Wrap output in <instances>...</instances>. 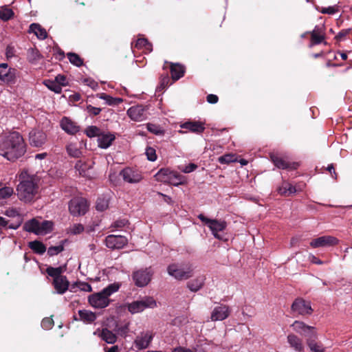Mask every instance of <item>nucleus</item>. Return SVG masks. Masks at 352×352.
I'll list each match as a JSON object with an SVG mask.
<instances>
[{
    "label": "nucleus",
    "mask_w": 352,
    "mask_h": 352,
    "mask_svg": "<svg viewBox=\"0 0 352 352\" xmlns=\"http://www.w3.org/2000/svg\"><path fill=\"white\" fill-rule=\"evenodd\" d=\"M25 153V144L21 134L13 131L0 140V155L14 162Z\"/></svg>",
    "instance_id": "1"
},
{
    "label": "nucleus",
    "mask_w": 352,
    "mask_h": 352,
    "mask_svg": "<svg viewBox=\"0 0 352 352\" xmlns=\"http://www.w3.org/2000/svg\"><path fill=\"white\" fill-rule=\"evenodd\" d=\"M21 182L17 186V196L19 199L25 203H30L34 199L37 193L38 184L34 175L20 176Z\"/></svg>",
    "instance_id": "2"
},
{
    "label": "nucleus",
    "mask_w": 352,
    "mask_h": 352,
    "mask_svg": "<svg viewBox=\"0 0 352 352\" xmlns=\"http://www.w3.org/2000/svg\"><path fill=\"white\" fill-rule=\"evenodd\" d=\"M63 267H47L46 273L49 276L53 278V286L59 294H65L69 289V282L65 276H63Z\"/></svg>",
    "instance_id": "3"
},
{
    "label": "nucleus",
    "mask_w": 352,
    "mask_h": 352,
    "mask_svg": "<svg viewBox=\"0 0 352 352\" xmlns=\"http://www.w3.org/2000/svg\"><path fill=\"white\" fill-rule=\"evenodd\" d=\"M157 307L156 300L153 296H144L127 305L128 311L131 314L140 313L146 309H153Z\"/></svg>",
    "instance_id": "4"
},
{
    "label": "nucleus",
    "mask_w": 352,
    "mask_h": 352,
    "mask_svg": "<svg viewBox=\"0 0 352 352\" xmlns=\"http://www.w3.org/2000/svg\"><path fill=\"white\" fill-rule=\"evenodd\" d=\"M193 269L191 265L181 266L177 263H172L168 266V273L178 280H187L192 276Z\"/></svg>",
    "instance_id": "5"
},
{
    "label": "nucleus",
    "mask_w": 352,
    "mask_h": 352,
    "mask_svg": "<svg viewBox=\"0 0 352 352\" xmlns=\"http://www.w3.org/2000/svg\"><path fill=\"white\" fill-rule=\"evenodd\" d=\"M88 210L89 203L85 197H75L69 200V212L72 216H85Z\"/></svg>",
    "instance_id": "6"
},
{
    "label": "nucleus",
    "mask_w": 352,
    "mask_h": 352,
    "mask_svg": "<svg viewBox=\"0 0 352 352\" xmlns=\"http://www.w3.org/2000/svg\"><path fill=\"white\" fill-rule=\"evenodd\" d=\"M153 276V270L151 267L140 268L133 271V274H131V279H133L135 285L143 287L149 284Z\"/></svg>",
    "instance_id": "7"
},
{
    "label": "nucleus",
    "mask_w": 352,
    "mask_h": 352,
    "mask_svg": "<svg viewBox=\"0 0 352 352\" xmlns=\"http://www.w3.org/2000/svg\"><path fill=\"white\" fill-rule=\"evenodd\" d=\"M198 218L201 221L202 223L207 225L212 234H213L214 238L219 240H223L221 235L218 234L219 232L223 231L227 227V223L224 221H220L218 219H209L203 214H200L198 215Z\"/></svg>",
    "instance_id": "8"
},
{
    "label": "nucleus",
    "mask_w": 352,
    "mask_h": 352,
    "mask_svg": "<svg viewBox=\"0 0 352 352\" xmlns=\"http://www.w3.org/2000/svg\"><path fill=\"white\" fill-rule=\"evenodd\" d=\"M291 310L295 316H309L312 314L313 309L311 303L303 298H296L292 304Z\"/></svg>",
    "instance_id": "9"
},
{
    "label": "nucleus",
    "mask_w": 352,
    "mask_h": 352,
    "mask_svg": "<svg viewBox=\"0 0 352 352\" xmlns=\"http://www.w3.org/2000/svg\"><path fill=\"white\" fill-rule=\"evenodd\" d=\"M294 331L307 339L318 338L317 331L315 327L309 326L305 322L296 320L291 325Z\"/></svg>",
    "instance_id": "10"
},
{
    "label": "nucleus",
    "mask_w": 352,
    "mask_h": 352,
    "mask_svg": "<svg viewBox=\"0 0 352 352\" xmlns=\"http://www.w3.org/2000/svg\"><path fill=\"white\" fill-rule=\"evenodd\" d=\"M88 302L89 304L95 309H104L109 306L111 300L107 296L95 293L89 296Z\"/></svg>",
    "instance_id": "11"
},
{
    "label": "nucleus",
    "mask_w": 352,
    "mask_h": 352,
    "mask_svg": "<svg viewBox=\"0 0 352 352\" xmlns=\"http://www.w3.org/2000/svg\"><path fill=\"white\" fill-rule=\"evenodd\" d=\"M127 116L135 122H142L147 118V107L144 105L131 106L127 110Z\"/></svg>",
    "instance_id": "12"
},
{
    "label": "nucleus",
    "mask_w": 352,
    "mask_h": 352,
    "mask_svg": "<svg viewBox=\"0 0 352 352\" xmlns=\"http://www.w3.org/2000/svg\"><path fill=\"white\" fill-rule=\"evenodd\" d=\"M231 310L227 305L220 304L217 307H214L213 311L211 312V321H223L226 320L230 315Z\"/></svg>",
    "instance_id": "13"
},
{
    "label": "nucleus",
    "mask_w": 352,
    "mask_h": 352,
    "mask_svg": "<svg viewBox=\"0 0 352 352\" xmlns=\"http://www.w3.org/2000/svg\"><path fill=\"white\" fill-rule=\"evenodd\" d=\"M127 243V239L122 235H108L105 238V245L109 249H122Z\"/></svg>",
    "instance_id": "14"
},
{
    "label": "nucleus",
    "mask_w": 352,
    "mask_h": 352,
    "mask_svg": "<svg viewBox=\"0 0 352 352\" xmlns=\"http://www.w3.org/2000/svg\"><path fill=\"white\" fill-rule=\"evenodd\" d=\"M153 336L149 331L141 332L134 340L135 347L138 350H144L149 347Z\"/></svg>",
    "instance_id": "15"
},
{
    "label": "nucleus",
    "mask_w": 352,
    "mask_h": 352,
    "mask_svg": "<svg viewBox=\"0 0 352 352\" xmlns=\"http://www.w3.org/2000/svg\"><path fill=\"white\" fill-rule=\"evenodd\" d=\"M120 175L125 182L131 184L138 183L143 178L140 172L130 167H126L121 170Z\"/></svg>",
    "instance_id": "16"
},
{
    "label": "nucleus",
    "mask_w": 352,
    "mask_h": 352,
    "mask_svg": "<svg viewBox=\"0 0 352 352\" xmlns=\"http://www.w3.org/2000/svg\"><path fill=\"white\" fill-rule=\"evenodd\" d=\"M47 142V135L44 131L32 130L30 132V144L33 147H41Z\"/></svg>",
    "instance_id": "17"
},
{
    "label": "nucleus",
    "mask_w": 352,
    "mask_h": 352,
    "mask_svg": "<svg viewBox=\"0 0 352 352\" xmlns=\"http://www.w3.org/2000/svg\"><path fill=\"white\" fill-rule=\"evenodd\" d=\"M338 243V239L331 236H322L314 239L310 243L312 248L320 247L334 246Z\"/></svg>",
    "instance_id": "18"
},
{
    "label": "nucleus",
    "mask_w": 352,
    "mask_h": 352,
    "mask_svg": "<svg viewBox=\"0 0 352 352\" xmlns=\"http://www.w3.org/2000/svg\"><path fill=\"white\" fill-rule=\"evenodd\" d=\"M271 160L276 167L283 170H296L299 166L298 162H288L275 154L271 155Z\"/></svg>",
    "instance_id": "19"
},
{
    "label": "nucleus",
    "mask_w": 352,
    "mask_h": 352,
    "mask_svg": "<svg viewBox=\"0 0 352 352\" xmlns=\"http://www.w3.org/2000/svg\"><path fill=\"white\" fill-rule=\"evenodd\" d=\"M17 69L15 67H1L0 69V80L6 84L15 82Z\"/></svg>",
    "instance_id": "20"
},
{
    "label": "nucleus",
    "mask_w": 352,
    "mask_h": 352,
    "mask_svg": "<svg viewBox=\"0 0 352 352\" xmlns=\"http://www.w3.org/2000/svg\"><path fill=\"white\" fill-rule=\"evenodd\" d=\"M60 126L69 135H76L80 129V126L76 122L67 117H63L60 120Z\"/></svg>",
    "instance_id": "21"
},
{
    "label": "nucleus",
    "mask_w": 352,
    "mask_h": 352,
    "mask_svg": "<svg viewBox=\"0 0 352 352\" xmlns=\"http://www.w3.org/2000/svg\"><path fill=\"white\" fill-rule=\"evenodd\" d=\"M181 128L192 133L200 134L205 130L204 124L201 121H188L181 124Z\"/></svg>",
    "instance_id": "22"
},
{
    "label": "nucleus",
    "mask_w": 352,
    "mask_h": 352,
    "mask_svg": "<svg viewBox=\"0 0 352 352\" xmlns=\"http://www.w3.org/2000/svg\"><path fill=\"white\" fill-rule=\"evenodd\" d=\"M287 343L296 352H302L305 350L302 340L294 333L288 334Z\"/></svg>",
    "instance_id": "23"
},
{
    "label": "nucleus",
    "mask_w": 352,
    "mask_h": 352,
    "mask_svg": "<svg viewBox=\"0 0 352 352\" xmlns=\"http://www.w3.org/2000/svg\"><path fill=\"white\" fill-rule=\"evenodd\" d=\"M94 335H98L102 340L108 344H115L118 338L116 334L107 328H104L101 331L98 329L97 331L94 332Z\"/></svg>",
    "instance_id": "24"
},
{
    "label": "nucleus",
    "mask_w": 352,
    "mask_h": 352,
    "mask_svg": "<svg viewBox=\"0 0 352 352\" xmlns=\"http://www.w3.org/2000/svg\"><path fill=\"white\" fill-rule=\"evenodd\" d=\"M169 77L168 73H163L160 76L159 85H157L155 91L157 94H162L166 91L167 87L171 85L173 82Z\"/></svg>",
    "instance_id": "25"
},
{
    "label": "nucleus",
    "mask_w": 352,
    "mask_h": 352,
    "mask_svg": "<svg viewBox=\"0 0 352 352\" xmlns=\"http://www.w3.org/2000/svg\"><path fill=\"white\" fill-rule=\"evenodd\" d=\"M114 140V134H111V133H104L98 137V147L106 149L111 146Z\"/></svg>",
    "instance_id": "26"
},
{
    "label": "nucleus",
    "mask_w": 352,
    "mask_h": 352,
    "mask_svg": "<svg viewBox=\"0 0 352 352\" xmlns=\"http://www.w3.org/2000/svg\"><path fill=\"white\" fill-rule=\"evenodd\" d=\"M78 316L79 318H76V317L74 316V319L76 320H81L87 324L94 322L95 320L96 319V316L94 312L86 309L79 310Z\"/></svg>",
    "instance_id": "27"
},
{
    "label": "nucleus",
    "mask_w": 352,
    "mask_h": 352,
    "mask_svg": "<svg viewBox=\"0 0 352 352\" xmlns=\"http://www.w3.org/2000/svg\"><path fill=\"white\" fill-rule=\"evenodd\" d=\"M276 190H278L279 195L284 197L294 195L296 191V187L286 181L283 182Z\"/></svg>",
    "instance_id": "28"
},
{
    "label": "nucleus",
    "mask_w": 352,
    "mask_h": 352,
    "mask_svg": "<svg viewBox=\"0 0 352 352\" xmlns=\"http://www.w3.org/2000/svg\"><path fill=\"white\" fill-rule=\"evenodd\" d=\"M38 223H40V221L36 220V218L28 220L24 223L23 230L36 235H40V232L38 231Z\"/></svg>",
    "instance_id": "29"
},
{
    "label": "nucleus",
    "mask_w": 352,
    "mask_h": 352,
    "mask_svg": "<svg viewBox=\"0 0 352 352\" xmlns=\"http://www.w3.org/2000/svg\"><path fill=\"white\" fill-rule=\"evenodd\" d=\"M205 277L198 276L190 280L187 283V287L192 292H197L204 285Z\"/></svg>",
    "instance_id": "30"
},
{
    "label": "nucleus",
    "mask_w": 352,
    "mask_h": 352,
    "mask_svg": "<svg viewBox=\"0 0 352 352\" xmlns=\"http://www.w3.org/2000/svg\"><path fill=\"white\" fill-rule=\"evenodd\" d=\"M30 32H33L38 38L41 40L46 38L47 36L46 30L37 23H32L30 25Z\"/></svg>",
    "instance_id": "31"
},
{
    "label": "nucleus",
    "mask_w": 352,
    "mask_h": 352,
    "mask_svg": "<svg viewBox=\"0 0 352 352\" xmlns=\"http://www.w3.org/2000/svg\"><path fill=\"white\" fill-rule=\"evenodd\" d=\"M176 173L177 172L173 171L168 168H161L158 172H157L155 178L156 180L164 183Z\"/></svg>",
    "instance_id": "32"
},
{
    "label": "nucleus",
    "mask_w": 352,
    "mask_h": 352,
    "mask_svg": "<svg viewBox=\"0 0 352 352\" xmlns=\"http://www.w3.org/2000/svg\"><path fill=\"white\" fill-rule=\"evenodd\" d=\"M317 339H307L305 342L311 352H324V345L321 342H317Z\"/></svg>",
    "instance_id": "33"
},
{
    "label": "nucleus",
    "mask_w": 352,
    "mask_h": 352,
    "mask_svg": "<svg viewBox=\"0 0 352 352\" xmlns=\"http://www.w3.org/2000/svg\"><path fill=\"white\" fill-rule=\"evenodd\" d=\"M97 97L99 99L105 100V102H107V104L110 106L118 105V104H121V102H122V98H113V97H112L109 95H107L104 93H101V94H97Z\"/></svg>",
    "instance_id": "34"
},
{
    "label": "nucleus",
    "mask_w": 352,
    "mask_h": 352,
    "mask_svg": "<svg viewBox=\"0 0 352 352\" xmlns=\"http://www.w3.org/2000/svg\"><path fill=\"white\" fill-rule=\"evenodd\" d=\"M28 247L34 252L38 254H43L46 252V246L40 241H33L28 243Z\"/></svg>",
    "instance_id": "35"
},
{
    "label": "nucleus",
    "mask_w": 352,
    "mask_h": 352,
    "mask_svg": "<svg viewBox=\"0 0 352 352\" xmlns=\"http://www.w3.org/2000/svg\"><path fill=\"white\" fill-rule=\"evenodd\" d=\"M164 183L178 186L179 185H183L185 184V178L179 173L176 172L174 175H172L170 177H168V181Z\"/></svg>",
    "instance_id": "36"
},
{
    "label": "nucleus",
    "mask_w": 352,
    "mask_h": 352,
    "mask_svg": "<svg viewBox=\"0 0 352 352\" xmlns=\"http://www.w3.org/2000/svg\"><path fill=\"white\" fill-rule=\"evenodd\" d=\"M76 289L86 292H91L92 289L91 286L88 283L85 282H76L71 285L69 291L70 292H76Z\"/></svg>",
    "instance_id": "37"
},
{
    "label": "nucleus",
    "mask_w": 352,
    "mask_h": 352,
    "mask_svg": "<svg viewBox=\"0 0 352 352\" xmlns=\"http://www.w3.org/2000/svg\"><path fill=\"white\" fill-rule=\"evenodd\" d=\"M170 74L173 82L178 81L185 74V67H170Z\"/></svg>",
    "instance_id": "38"
},
{
    "label": "nucleus",
    "mask_w": 352,
    "mask_h": 352,
    "mask_svg": "<svg viewBox=\"0 0 352 352\" xmlns=\"http://www.w3.org/2000/svg\"><path fill=\"white\" fill-rule=\"evenodd\" d=\"M120 285H121L119 283H111L107 287L102 289V291L99 292L98 293L110 297L111 295L118 291V289L120 288Z\"/></svg>",
    "instance_id": "39"
},
{
    "label": "nucleus",
    "mask_w": 352,
    "mask_h": 352,
    "mask_svg": "<svg viewBox=\"0 0 352 352\" xmlns=\"http://www.w3.org/2000/svg\"><path fill=\"white\" fill-rule=\"evenodd\" d=\"M90 166L86 163L78 160L75 164V169L78 173L79 175L82 177H87V172L89 169Z\"/></svg>",
    "instance_id": "40"
},
{
    "label": "nucleus",
    "mask_w": 352,
    "mask_h": 352,
    "mask_svg": "<svg viewBox=\"0 0 352 352\" xmlns=\"http://www.w3.org/2000/svg\"><path fill=\"white\" fill-rule=\"evenodd\" d=\"M13 10L8 6H3L0 8V19L2 21H7L14 16Z\"/></svg>",
    "instance_id": "41"
},
{
    "label": "nucleus",
    "mask_w": 352,
    "mask_h": 352,
    "mask_svg": "<svg viewBox=\"0 0 352 352\" xmlns=\"http://www.w3.org/2000/svg\"><path fill=\"white\" fill-rule=\"evenodd\" d=\"M28 59L31 64H37L41 58V55L38 50L30 48L28 51Z\"/></svg>",
    "instance_id": "42"
},
{
    "label": "nucleus",
    "mask_w": 352,
    "mask_h": 352,
    "mask_svg": "<svg viewBox=\"0 0 352 352\" xmlns=\"http://www.w3.org/2000/svg\"><path fill=\"white\" fill-rule=\"evenodd\" d=\"M53 230V223L49 220H44L39 223V232L40 234L50 233Z\"/></svg>",
    "instance_id": "43"
},
{
    "label": "nucleus",
    "mask_w": 352,
    "mask_h": 352,
    "mask_svg": "<svg viewBox=\"0 0 352 352\" xmlns=\"http://www.w3.org/2000/svg\"><path fill=\"white\" fill-rule=\"evenodd\" d=\"M311 41L314 44H319L324 40V35L321 32V30L317 27L312 31L311 34Z\"/></svg>",
    "instance_id": "44"
},
{
    "label": "nucleus",
    "mask_w": 352,
    "mask_h": 352,
    "mask_svg": "<svg viewBox=\"0 0 352 352\" xmlns=\"http://www.w3.org/2000/svg\"><path fill=\"white\" fill-rule=\"evenodd\" d=\"M135 47L138 49H144L148 52L152 51L151 44L146 38H138L135 42Z\"/></svg>",
    "instance_id": "45"
},
{
    "label": "nucleus",
    "mask_w": 352,
    "mask_h": 352,
    "mask_svg": "<svg viewBox=\"0 0 352 352\" xmlns=\"http://www.w3.org/2000/svg\"><path fill=\"white\" fill-rule=\"evenodd\" d=\"M103 133L98 127L95 126H89L85 129V135L89 138L99 137V135Z\"/></svg>",
    "instance_id": "46"
},
{
    "label": "nucleus",
    "mask_w": 352,
    "mask_h": 352,
    "mask_svg": "<svg viewBox=\"0 0 352 352\" xmlns=\"http://www.w3.org/2000/svg\"><path fill=\"white\" fill-rule=\"evenodd\" d=\"M109 202L108 199L104 197H98L97 202H96V209L102 212L108 208Z\"/></svg>",
    "instance_id": "47"
},
{
    "label": "nucleus",
    "mask_w": 352,
    "mask_h": 352,
    "mask_svg": "<svg viewBox=\"0 0 352 352\" xmlns=\"http://www.w3.org/2000/svg\"><path fill=\"white\" fill-rule=\"evenodd\" d=\"M146 129L153 135H164V133L162 128L156 124H147Z\"/></svg>",
    "instance_id": "48"
},
{
    "label": "nucleus",
    "mask_w": 352,
    "mask_h": 352,
    "mask_svg": "<svg viewBox=\"0 0 352 352\" xmlns=\"http://www.w3.org/2000/svg\"><path fill=\"white\" fill-rule=\"evenodd\" d=\"M67 58L69 62L74 66H82L83 64L82 60L75 53H68Z\"/></svg>",
    "instance_id": "49"
},
{
    "label": "nucleus",
    "mask_w": 352,
    "mask_h": 352,
    "mask_svg": "<svg viewBox=\"0 0 352 352\" xmlns=\"http://www.w3.org/2000/svg\"><path fill=\"white\" fill-rule=\"evenodd\" d=\"M67 152L68 154L74 157H80V155H82V151L76 146V145L70 144L67 146Z\"/></svg>",
    "instance_id": "50"
},
{
    "label": "nucleus",
    "mask_w": 352,
    "mask_h": 352,
    "mask_svg": "<svg viewBox=\"0 0 352 352\" xmlns=\"http://www.w3.org/2000/svg\"><path fill=\"white\" fill-rule=\"evenodd\" d=\"M45 85L47 86V89L56 94H60L61 92V87L63 85H59L52 80L45 81Z\"/></svg>",
    "instance_id": "51"
},
{
    "label": "nucleus",
    "mask_w": 352,
    "mask_h": 352,
    "mask_svg": "<svg viewBox=\"0 0 352 352\" xmlns=\"http://www.w3.org/2000/svg\"><path fill=\"white\" fill-rule=\"evenodd\" d=\"M235 161V157L233 154H225L218 157V162L221 164H229Z\"/></svg>",
    "instance_id": "52"
},
{
    "label": "nucleus",
    "mask_w": 352,
    "mask_h": 352,
    "mask_svg": "<svg viewBox=\"0 0 352 352\" xmlns=\"http://www.w3.org/2000/svg\"><path fill=\"white\" fill-rule=\"evenodd\" d=\"M14 194V189L12 187H3L0 188V199L10 198Z\"/></svg>",
    "instance_id": "53"
},
{
    "label": "nucleus",
    "mask_w": 352,
    "mask_h": 352,
    "mask_svg": "<svg viewBox=\"0 0 352 352\" xmlns=\"http://www.w3.org/2000/svg\"><path fill=\"white\" fill-rule=\"evenodd\" d=\"M63 245L50 246L47 248V254H49L50 256H54L63 252Z\"/></svg>",
    "instance_id": "54"
},
{
    "label": "nucleus",
    "mask_w": 352,
    "mask_h": 352,
    "mask_svg": "<svg viewBox=\"0 0 352 352\" xmlns=\"http://www.w3.org/2000/svg\"><path fill=\"white\" fill-rule=\"evenodd\" d=\"M86 111H87L89 116L94 117L99 115L101 113L102 109L95 107L94 106H92L91 104H88L86 106Z\"/></svg>",
    "instance_id": "55"
},
{
    "label": "nucleus",
    "mask_w": 352,
    "mask_h": 352,
    "mask_svg": "<svg viewBox=\"0 0 352 352\" xmlns=\"http://www.w3.org/2000/svg\"><path fill=\"white\" fill-rule=\"evenodd\" d=\"M317 10L322 14H334L338 11L337 6H329L327 8H324V7L317 8Z\"/></svg>",
    "instance_id": "56"
},
{
    "label": "nucleus",
    "mask_w": 352,
    "mask_h": 352,
    "mask_svg": "<svg viewBox=\"0 0 352 352\" xmlns=\"http://www.w3.org/2000/svg\"><path fill=\"white\" fill-rule=\"evenodd\" d=\"M82 82L85 83V85H87L94 90H96L98 88V83L94 80V79L91 78H82Z\"/></svg>",
    "instance_id": "57"
},
{
    "label": "nucleus",
    "mask_w": 352,
    "mask_h": 352,
    "mask_svg": "<svg viewBox=\"0 0 352 352\" xmlns=\"http://www.w3.org/2000/svg\"><path fill=\"white\" fill-rule=\"evenodd\" d=\"M85 230V227L80 223H76L70 227L69 232L72 234H78Z\"/></svg>",
    "instance_id": "58"
},
{
    "label": "nucleus",
    "mask_w": 352,
    "mask_h": 352,
    "mask_svg": "<svg viewBox=\"0 0 352 352\" xmlns=\"http://www.w3.org/2000/svg\"><path fill=\"white\" fill-rule=\"evenodd\" d=\"M41 327L45 330H50L54 326L53 319L51 318H45L41 320Z\"/></svg>",
    "instance_id": "59"
},
{
    "label": "nucleus",
    "mask_w": 352,
    "mask_h": 352,
    "mask_svg": "<svg viewBox=\"0 0 352 352\" xmlns=\"http://www.w3.org/2000/svg\"><path fill=\"white\" fill-rule=\"evenodd\" d=\"M146 155L147 160L151 162H154L157 159L156 151L153 147H147L146 149Z\"/></svg>",
    "instance_id": "60"
},
{
    "label": "nucleus",
    "mask_w": 352,
    "mask_h": 352,
    "mask_svg": "<svg viewBox=\"0 0 352 352\" xmlns=\"http://www.w3.org/2000/svg\"><path fill=\"white\" fill-rule=\"evenodd\" d=\"M4 214L8 217H21L19 214V210L15 208H10L5 210Z\"/></svg>",
    "instance_id": "61"
},
{
    "label": "nucleus",
    "mask_w": 352,
    "mask_h": 352,
    "mask_svg": "<svg viewBox=\"0 0 352 352\" xmlns=\"http://www.w3.org/2000/svg\"><path fill=\"white\" fill-rule=\"evenodd\" d=\"M59 85H61L63 86H67V81L66 76L65 75H57L55 78V81H54Z\"/></svg>",
    "instance_id": "62"
},
{
    "label": "nucleus",
    "mask_w": 352,
    "mask_h": 352,
    "mask_svg": "<svg viewBox=\"0 0 352 352\" xmlns=\"http://www.w3.org/2000/svg\"><path fill=\"white\" fill-rule=\"evenodd\" d=\"M197 164L194 163H190L188 166H186L184 168L182 169V171L185 173H189L195 171L196 169H197Z\"/></svg>",
    "instance_id": "63"
},
{
    "label": "nucleus",
    "mask_w": 352,
    "mask_h": 352,
    "mask_svg": "<svg viewBox=\"0 0 352 352\" xmlns=\"http://www.w3.org/2000/svg\"><path fill=\"white\" fill-rule=\"evenodd\" d=\"M21 223H22V218L19 217L17 219V220L15 221L14 223H8L7 227L8 229L16 230L19 228V227L21 226Z\"/></svg>",
    "instance_id": "64"
}]
</instances>
